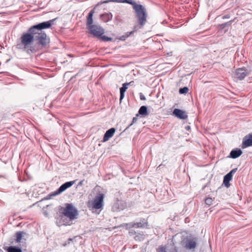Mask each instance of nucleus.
<instances>
[{"label": "nucleus", "instance_id": "obj_36", "mask_svg": "<svg viewBox=\"0 0 252 252\" xmlns=\"http://www.w3.org/2000/svg\"><path fill=\"white\" fill-rule=\"evenodd\" d=\"M136 26H135L134 28V29L135 31L136 30Z\"/></svg>", "mask_w": 252, "mask_h": 252}, {"label": "nucleus", "instance_id": "obj_1", "mask_svg": "<svg viewBox=\"0 0 252 252\" xmlns=\"http://www.w3.org/2000/svg\"><path fill=\"white\" fill-rule=\"evenodd\" d=\"M78 215L77 209L72 204L66 203L63 208L62 215L56 223L59 226L67 225L71 224V221L77 218Z\"/></svg>", "mask_w": 252, "mask_h": 252}, {"label": "nucleus", "instance_id": "obj_13", "mask_svg": "<svg viewBox=\"0 0 252 252\" xmlns=\"http://www.w3.org/2000/svg\"><path fill=\"white\" fill-rule=\"evenodd\" d=\"M88 201L87 202V205L88 208L90 210H92L94 212V192L93 190H92L91 193L88 195Z\"/></svg>", "mask_w": 252, "mask_h": 252}, {"label": "nucleus", "instance_id": "obj_35", "mask_svg": "<svg viewBox=\"0 0 252 252\" xmlns=\"http://www.w3.org/2000/svg\"><path fill=\"white\" fill-rule=\"evenodd\" d=\"M68 241H69V242H68V243H69V242H70V241H71L72 240V239L71 238H69V239H68Z\"/></svg>", "mask_w": 252, "mask_h": 252}, {"label": "nucleus", "instance_id": "obj_9", "mask_svg": "<svg viewBox=\"0 0 252 252\" xmlns=\"http://www.w3.org/2000/svg\"><path fill=\"white\" fill-rule=\"evenodd\" d=\"M74 183L75 181H69L64 183L57 190L52 192L51 196H54L61 194L67 189L71 187L74 184Z\"/></svg>", "mask_w": 252, "mask_h": 252}, {"label": "nucleus", "instance_id": "obj_4", "mask_svg": "<svg viewBox=\"0 0 252 252\" xmlns=\"http://www.w3.org/2000/svg\"><path fill=\"white\" fill-rule=\"evenodd\" d=\"M126 230L130 229L132 228H149V223L147 219H141L139 222H130L124 224Z\"/></svg>", "mask_w": 252, "mask_h": 252}, {"label": "nucleus", "instance_id": "obj_37", "mask_svg": "<svg viewBox=\"0 0 252 252\" xmlns=\"http://www.w3.org/2000/svg\"><path fill=\"white\" fill-rule=\"evenodd\" d=\"M0 252H3V251L1 249H0Z\"/></svg>", "mask_w": 252, "mask_h": 252}, {"label": "nucleus", "instance_id": "obj_21", "mask_svg": "<svg viewBox=\"0 0 252 252\" xmlns=\"http://www.w3.org/2000/svg\"><path fill=\"white\" fill-rule=\"evenodd\" d=\"M7 252H22L21 248L16 246H9L5 248Z\"/></svg>", "mask_w": 252, "mask_h": 252}, {"label": "nucleus", "instance_id": "obj_22", "mask_svg": "<svg viewBox=\"0 0 252 252\" xmlns=\"http://www.w3.org/2000/svg\"><path fill=\"white\" fill-rule=\"evenodd\" d=\"M139 114L142 115H148L147 108L145 106H141L138 111Z\"/></svg>", "mask_w": 252, "mask_h": 252}, {"label": "nucleus", "instance_id": "obj_18", "mask_svg": "<svg viewBox=\"0 0 252 252\" xmlns=\"http://www.w3.org/2000/svg\"><path fill=\"white\" fill-rule=\"evenodd\" d=\"M242 154V151L240 149L233 150L231 151L230 156L231 158H236Z\"/></svg>", "mask_w": 252, "mask_h": 252}, {"label": "nucleus", "instance_id": "obj_24", "mask_svg": "<svg viewBox=\"0 0 252 252\" xmlns=\"http://www.w3.org/2000/svg\"><path fill=\"white\" fill-rule=\"evenodd\" d=\"M134 32V31H131L129 32H126L125 35L121 36L119 39L121 40H125L130 34H132Z\"/></svg>", "mask_w": 252, "mask_h": 252}, {"label": "nucleus", "instance_id": "obj_19", "mask_svg": "<svg viewBox=\"0 0 252 252\" xmlns=\"http://www.w3.org/2000/svg\"><path fill=\"white\" fill-rule=\"evenodd\" d=\"M232 178L231 173H228L224 176L223 178V184L226 187H228L230 185L229 182Z\"/></svg>", "mask_w": 252, "mask_h": 252}, {"label": "nucleus", "instance_id": "obj_5", "mask_svg": "<svg viewBox=\"0 0 252 252\" xmlns=\"http://www.w3.org/2000/svg\"><path fill=\"white\" fill-rule=\"evenodd\" d=\"M34 35V39L37 41L38 45L45 47L50 43V38L44 32H37V33Z\"/></svg>", "mask_w": 252, "mask_h": 252}, {"label": "nucleus", "instance_id": "obj_12", "mask_svg": "<svg viewBox=\"0 0 252 252\" xmlns=\"http://www.w3.org/2000/svg\"><path fill=\"white\" fill-rule=\"evenodd\" d=\"M252 146V133L246 135L243 139L242 148Z\"/></svg>", "mask_w": 252, "mask_h": 252}, {"label": "nucleus", "instance_id": "obj_32", "mask_svg": "<svg viewBox=\"0 0 252 252\" xmlns=\"http://www.w3.org/2000/svg\"><path fill=\"white\" fill-rule=\"evenodd\" d=\"M230 18V16L228 14H227V15H224L223 17H222V19H228Z\"/></svg>", "mask_w": 252, "mask_h": 252}, {"label": "nucleus", "instance_id": "obj_11", "mask_svg": "<svg viewBox=\"0 0 252 252\" xmlns=\"http://www.w3.org/2000/svg\"><path fill=\"white\" fill-rule=\"evenodd\" d=\"M104 30L102 28L95 26V36L98 37L102 41H111L112 38L103 35Z\"/></svg>", "mask_w": 252, "mask_h": 252}, {"label": "nucleus", "instance_id": "obj_2", "mask_svg": "<svg viewBox=\"0 0 252 252\" xmlns=\"http://www.w3.org/2000/svg\"><path fill=\"white\" fill-rule=\"evenodd\" d=\"M121 2L131 4L134 11L135 17L139 25V28H142L147 22L148 14L144 6L137 3L133 0H122Z\"/></svg>", "mask_w": 252, "mask_h": 252}, {"label": "nucleus", "instance_id": "obj_30", "mask_svg": "<svg viewBox=\"0 0 252 252\" xmlns=\"http://www.w3.org/2000/svg\"><path fill=\"white\" fill-rule=\"evenodd\" d=\"M138 117V114H137L135 117L133 118L132 123L130 124V126L133 124V123H135L137 120V117Z\"/></svg>", "mask_w": 252, "mask_h": 252}, {"label": "nucleus", "instance_id": "obj_26", "mask_svg": "<svg viewBox=\"0 0 252 252\" xmlns=\"http://www.w3.org/2000/svg\"><path fill=\"white\" fill-rule=\"evenodd\" d=\"M167 248L166 247L160 246L157 250V252H168L166 251Z\"/></svg>", "mask_w": 252, "mask_h": 252}, {"label": "nucleus", "instance_id": "obj_33", "mask_svg": "<svg viewBox=\"0 0 252 252\" xmlns=\"http://www.w3.org/2000/svg\"><path fill=\"white\" fill-rule=\"evenodd\" d=\"M237 168L233 169L229 173H231V175L237 171Z\"/></svg>", "mask_w": 252, "mask_h": 252}, {"label": "nucleus", "instance_id": "obj_8", "mask_svg": "<svg viewBox=\"0 0 252 252\" xmlns=\"http://www.w3.org/2000/svg\"><path fill=\"white\" fill-rule=\"evenodd\" d=\"M35 34L31 33L28 32V33H24L21 36V42L25 47L32 43L34 39Z\"/></svg>", "mask_w": 252, "mask_h": 252}, {"label": "nucleus", "instance_id": "obj_34", "mask_svg": "<svg viewBox=\"0 0 252 252\" xmlns=\"http://www.w3.org/2000/svg\"><path fill=\"white\" fill-rule=\"evenodd\" d=\"M129 233L131 234V235H133L135 233V232H129Z\"/></svg>", "mask_w": 252, "mask_h": 252}, {"label": "nucleus", "instance_id": "obj_23", "mask_svg": "<svg viewBox=\"0 0 252 252\" xmlns=\"http://www.w3.org/2000/svg\"><path fill=\"white\" fill-rule=\"evenodd\" d=\"M23 234H25L23 231H18L16 233V241L17 243L21 242Z\"/></svg>", "mask_w": 252, "mask_h": 252}, {"label": "nucleus", "instance_id": "obj_15", "mask_svg": "<svg viewBox=\"0 0 252 252\" xmlns=\"http://www.w3.org/2000/svg\"><path fill=\"white\" fill-rule=\"evenodd\" d=\"M173 114L177 118L181 119H186L188 115L186 112L179 109L176 108L174 110Z\"/></svg>", "mask_w": 252, "mask_h": 252}, {"label": "nucleus", "instance_id": "obj_28", "mask_svg": "<svg viewBox=\"0 0 252 252\" xmlns=\"http://www.w3.org/2000/svg\"><path fill=\"white\" fill-rule=\"evenodd\" d=\"M189 89L187 87H184L183 88H181L179 90V93L181 94H186L188 92Z\"/></svg>", "mask_w": 252, "mask_h": 252}, {"label": "nucleus", "instance_id": "obj_25", "mask_svg": "<svg viewBox=\"0 0 252 252\" xmlns=\"http://www.w3.org/2000/svg\"><path fill=\"white\" fill-rule=\"evenodd\" d=\"M168 252H177V249L173 244H170L169 248L167 249Z\"/></svg>", "mask_w": 252, "mask_h": 252}, {"label": "nucleus", "instance_id": "obj_7", "mask_svg": "<svg viewBox=\"0 0 252 252\" xmlns=\"http://www.w3.org/2000/svg\"><path fill=\"white\" fill-rule=\"evenodd\" d=\"M184 247L189 250L194 249L196 246V239L191 237H187L183 241Z\"/></svg>", "mask_w": 252, "mask_h": 252}, {"label": "nucleus", "instance_id": "obj_14", "mask_svg": "<svg viewBox=\"0 0 252 252\" xmlns=\"http://www.w3.org/2000/svg\"><path fill=\"white\" fill-rule=\"evenodd\" d=\"M248 74L249 72L245 68H237L235 71L236 77L241 80H243Z\"/></svg>", "mask_w": 252, "mask_h": 252}, {"label": "nucleus", "instance_id": "obj_6", "mask_svg": "<svg viewBox=\"0 0 252 252\" xmlns=\"http://www.w3.org/2000/svg\"><path fill=\"white\" fill-rule=\"evenodd\" d=\"M94 13V7L93 8L91 11L89 12L87 17V26L88 29L89 31V33L94 37V25H92L93 16Z\"/></svg>", "mask_w": 252, "mask_h": 252}, {"label": "nucleus", "instance_id": "obj_27", "mask_svg": "<svg viewBox=\"0 0 252 252\" xmlns=\"http://www.w3.org/2000/svg\"><path fill=\"white\" fill-rule=\"evenodd\" d=\"M234 21V20H230L229 22H227L226 23H223L220 25V27L221 28L223 29L225 27H226L227 26L230 25Z\"/></svg>", "mask_w": 252, "mask_h": 252}, {"label": "nucleus", "instance_id": "obj_17", "mask_svg": "<svg viewBox=\"0 0 252 252\" xmlns=\"http://www.w3.org/2000/svg\"><path fill=\"white\" fill-rule=\"evenodd\" d=\"M131 83H126L123 84L122 87L120 88V102L122 101V99L124 98L125 96V93L127 89V86L130 84Z\"/></svg>", "mask_w": 252, "mask_h": 252}, {"label": "nucleus", "instance_id": "obj_20", "mask_svg": "<svg viewBox=\"0 0 252 252\" xmlns=\"http://www.w3.org/2000/svg\"><path fill=\"white\" fill-rule=\"evenodd\" d=\"M112 18V15L111 13H105L100 15V19L104 22H107L111 20Z\"/></svg>", "mask_w": 252, "mask_h": 252}, {"label": "nucleus", "instance_id": "obj_31", "mask_svg": "<svg viewBox=\"0 0 252 252\" xmlns=\"http://www.w3.org/2000/svg\"><path fill=\"white\" fill-rule=\"evenodd\" d=\"M140 98L142 100H145L146 99L145 96L142 93L140 94Z\"/></svg>", "mask_w": 252, "mask_h": 252}, {"label": "nucleus", "instance_id": "obj_10", "mask_svg": "<svg viewBox=\"0 0 252 252\" xmlns=\"http://www.w3.org/2000/svg\"><path fill=\"white\" fill-rule=\"evenodd\" d=\"M104 198V194L101 193H97L95 196V210L100 209V211H101L103 209Z\"/></svg>", "mask_w": 252, "mask_h": 252}, {"label": "nucleus", "instance_id": "obj_29", "mask_svg": "<svg viewBox=\"0 0 252 252\" xmlns=\"http://www.w3.org/2000/svg\"><path fill=\"white\" fill-rule=\"evenodd\" d=\"M205 203L208 205H211L212 204L213 200L211 198H207L205 200Z\"/></svg>", "mask_w": 252, "mask_h": 252}, {"label": "nucleus", "instance_id": "obj_3", "mask_svg": "<svg viewBox=\"0 0 252 252\" xmlns=\"http://www.w3.org/2000/svg\"><path fill=\"white\" fill-rule=\"evenodd\" d=\"M57 18H54L47 21L43 22L31 27L28 32L31 33L37 34V32L42 31V30L50 29L54 25Z\"/></svg>", "mask_w": 252, "mask_h": 252}, {"label": "nucleus", "instance_id": "obj_16", "mask_svg": "<svg viewBox=\"0 0 252 252\" xmlns=\"http://www.w3.org/2000/svg\"><path fill=\"white\" fill-rule=\"evenodd\" d=\"M116 129L115 128H111L106 131L103 138V141L106 142L109 140L115 133Z\"/></svg>", "mask_w": 252, "mask_h": 252}]
</instances>
